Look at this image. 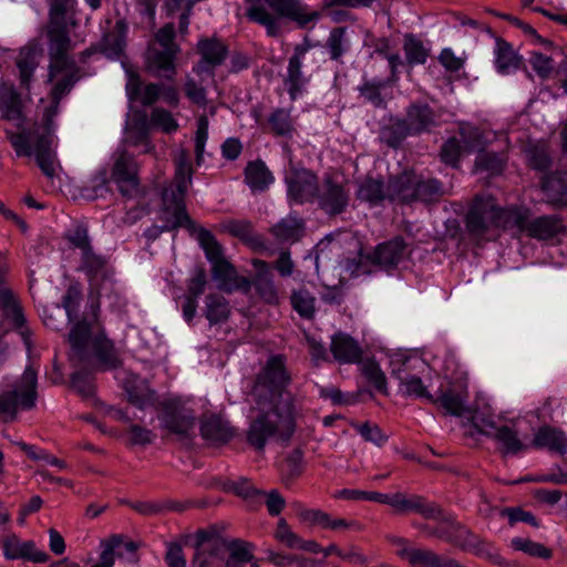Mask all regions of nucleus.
Listing matches in <instances>:
<instances>
[{"mask_svg": "<svg viewBox=\"0 0 567 567\" xmlns=\"http://www.w3.org/2000/svg\"><path fill=\"white\" fill-rule=\"evenodd\" d=\"M291 375L281 355L270 357L251 390L257 415L247 431V442L264 451L269 439L288 443L296 432V398L288 390Z\"/></svg>", "mask_w": 567, "mask_h": 567, "instance_id": "nucleus-1", "label": "nucleus"}, {"mask_svg": "<svg viewBox=\"0 0 567 567\" xmlns=\"http://www.w3.org/2000/svg\"><path fill=\"white\" fill-rule=\"evenodd\" d=\"M74 3L75 0H49V21L47 25L50 58L49 81L53 83L51 96L56 105L79 80V68L68 54L72 49V42L66 17Z\"/></svg>", "mask_w": 567, "mask_h": 567, "instance_id": "nucleus-2", "label": "nucleus"}, {"mask_svg": "<svg viewBox=\"0 0 567 567\" xmlns=\"http://www.w3.org/2000/svg\"><path fill=\"white\" fill-rule=\"evenodd\" d=\"M193 167L188 151H178L175 159L174 185L163 190V218L165 225L162 230H172L178 227L190 229L194 223L188 216L185 206V195L192 184Z\"/></svg>", "mask_w": 567, "mask_h": 567, "instance_id": "nucleus-3", "label": "nucleus"}, {"mask_svg": "<svg viewBox=\"0 0 567 567\" xmlns=\"http://www.w3.org/2000/svg\"><path fill=\"white\" fill-rule=\"evenodd\" d=\"M437 526L427 528L431 536L470 553L478 558H483L497 566H506L507 561L502 557L498 550L487 539L473 533L465 525L457 522L452 515H446L441 509V516L435 519Z\"/></svg>", "mask_w": 567, "mask_h": 567, "instance_id": "nucleus-4", "label": "nucleus"}, {"mask_svg": "<svg viewBox=\"0 0 567 567\" xmlns=\"http://www.w3.org/2000/svg\"><path fill=\"white\" fill-rule=\"evenodd\" d=\"M6 134L18 156H34L45 176L52 178L55 175V152L49 124L34 125L19 133L6 131Z\"/></svg>", "mask_w": 567, "mask_h": 567, "instance_id": "nucleus-5", "label": "nucleus"}, {"mask_svg": "<svg viewBox=\"0 0 567 567\" xmlns=\"http://www.w3.org/2000/svg\"><path fill=\"white\" fill-rule=\"evenodd\" d=\"M246 1L250 4L246 13L248 19L264 25L269 37H278L280 33L278 20L261 4L262 0ZM264 2L278 16L295 21L300 28H307L309 23H315L320 18L318 11H309L298 0H264Z\"/></svg>", "mask_w": 567, "mask_h": 567, "instance_id": "nucleus-6", "label": "nucleus"}, {"mask_svg": "<svg viewBox=\"0 0 567 567\" xmlns=\"http://www.w3.org/2000/svg\"><path fill=\"white\" fill-rule=\"evenodd\" d=\"M388 200L396 204L433 203L444 195L443 185L435 178H424L413 171L403 172L388 181Z\"/></svg>", "mask_w": 567, "mask_h": 567, "instance_id": "nucleus-7", "label": "nucleus"}, {"mask_svg": "<svg viewBox=\"0 0 567 567\" xmlns=\"http://www.w3.org/2000/svg\"><path fill=\"white\" fill-rule=\"evenodd\" d=\"M197 239L207 260L212 264V276L217 282V288L228 293L237 290L248 292L251 281L237 274L236 268L225 258L223 247L215 236L209 230L200 228Z\"/></svg>", "mask_w": 567, "mask_h": 567, "instance_id": "nucleus-8", "label": "nucleus"}, {"mask_svg": "<svg viewBox=\"0 0 567 567\" xmlns=\"http://www.w3.org/2000/svg\"><path fill=\"white\" fill-rule=\"evenodd\" d=\"M37 377V370L29 365L11 389L0 393V422H12L16 420L19 409L30 410L34 406Z\"/></svg>", "mask_w": 567, "mask_h": 567, "instance_id": "nucleus-9", "label": "nucleus"}, {"mask_svg": "<svg viewBox=\"0 0 567 567\" xmlns=\"http://www.w3.org/2000/svg\"><path fill=\"white\" fill-rule=\"evenodd\" d=\"M496 218V199L491 195H477L465 215L466 231L474 239L481 240L491 229L497 228Z\"/></svg>", "mask_w": 567, "mask_h": 567, "instance_id": "nucleus-10", "label": "nucleus"}, {"mask_svg": "<svg viewBox=\"0 0 567 567\" xmlns=\"http://www.w3.org/2000/svg\"><path fill=\"white\" fill-rule=\"evenodd\" d=\"M390 364L391 374L399 380L400 391L403 395L424 399L429 402L435 401V396L427 391L421 378L411 373L419 367H425L422 360L395 355L391 359Z\"/></svg>", "mask_w": 567, "mask_h": 567, "instance_id": "nucleus-11", "label": "nucleus"}, {"mask_svg": "<svg viewBox=\"0 0 567 567\" xmlns=\"http://www.w3.org/2000/svg\"><path fill=\"white\" fill-rule=\"evenodd\" d=\"M111 179L123 197L134 198L141 194L138 165L134 157L126 152H122L116 157Z\"/></svg>", "mask_w": 567, "mask_h": 567, "instance_id": "nucleus-12", "label": "nucleus"}, {"mask_svg": "<svg viewBox=\"0 0 567 567\" xmlns=\"http://www.w3.org/2000/svg\"><path fill=\"white\" fill-rule=\"evenodd\" d=\"M319 207L329 216L342 214L350 202V193L346 184L331 175H326L319 185L317 195Z\"/></svg>", "mask_w": 567, "mask_h": 567, "instance_id": "nucleus-13", "label": "nucleus"}, {"mask_svg": "<svg viewBox=\"0 0 567 567\" xmlns=\"http://www.w3.org/2000/svg\"><path fill=\"white\" fill-rule=\"evenodd\" d=\"M288 197L296 204L311 203L317 198L319 182L316 174L306 168H292L286 175Z\"/></svg>", "mask_w": 567, "mask_h": 567, "instance_id": "nucleus-14", "label": "nucleus"}, {"mask_svg": "<svg viewBox=\"0 0 567 567\" xmlns=\"http://www.w3.org/2000/svg\"><path fill=\"white\" fill-rule=\"evenodd\" d=\"M410 132L413 136L432 133L442 124V112L430 106L425 102H413L405 110V116Z\"/></svg>", "mask_w": 567, "mask_h": 567, "instance_id": "nucleus-15", "label": "nucleus"}, {"mask_svg": "<svg viewBox=\"0 0 567 567\" xmlns=\"http://www.w3.org/2000/svg\"><path fill=\"white\" fill-rule=\"evenodd\" d=\"M178 52L169 49H159L150 44L145 55V69L154 76L173 81L176 75L175 60Z\"/></svg>", "mask_w": 567, "mask_h": 567, "instance_id": "nucleus-16", "label": "nucleus"}, {"mask_svg": "<svg viewBox=\"0 0 567 567\" xmlns=\"http://www.w3.org/2000/svg\"><path fill=\"white\" fill-rule=\"evenodd\" d=\"M467 396V379L465 375H461L454 382H449L447 388L442 390L439 396H435L433 403L443 409L446 414L462 416Z\"/></svg>", "mask_w": 567, "mask_h": 567, "instance_id": "nucleus-17", "label": "nucleus"}, {"mask_svg": "<svg viewBox=\"0 0 567 567\" xmlns=\"http://www.w3.org/2000/svg\"><path fill=\"white\" fill-rule=\"evenodd\" d=\"M329 352L339 364H359L363 358L360 342L343 331H337L331 336Z\"/></svg>", "mask_w": 567, "mask_h": 567, "instance_id": "nucleus-18", "label": "nucleus"}, {"mask_svg": "<svg viewBox=\"0 0 567 567\" xmlns=\"http://www.w3.org/2000/svg\"><path fill=\"white\" fill-rule=\"evenodd\" d=\"M3 556L9 560L25 559L34 564H44L50 556L37 548L33 540H21L17 535L11 534L2 539Z\"/></svg>", "mask_w": 567, "mask_h": 567, "instance_id": "nucleus-19", "label": "nucleus"}, {"mask_svg": "<svg viewBox=\"0 0 567 567\" xmlns=\"http://www.w3.org/2000/svg\"><path fill=\"white\" fill-rule=\"evenodd\" d=\"M196 553L192 559V567H221L223 545L218 539L209 538L206 532H198Z\"/></svg>", "mask_w": 567, "mask_h": 567, "instance_id": "nucleus-20", "label": "nucleus"}, {"mask_svg": "<svg viewBox=\"0 0 567 567\" xmlns=\"http://www.w3.org/2000/svg\"><path fill=\"white\" fill-rule=\"evenodd\" d=\"M530 217L529 208L525 206L511 205L502 207L497 204V228L512 230L516 235L525 234L528 219Z\"/></svg>", "mask_w": 567, "mask_h": 567, "instance_id": "nucleus-21", "label": "nucleus"}, {"mask_svg": "<svg viewBox=\"0 0 567 567\" xmlns=\"http://www.w3.org/2000/svg\"><path fill=\"white\" fill-rule=\"evenodd\" d=\"M4 269L0 266V308H2L8 316H11L12 321L21 329L22 339L28 348H30V336L28 329L24 327V317L19 307L14 295L11 289L4 284Z\"/></svg>", "mask_w": 567, "mask_h": 567, "instance_id": "nucleus-22", "label": "nucleus"}, {"mask_svg": "<svg viewBox=\"0 0 567 567\" xmlns=\"http://www.w3.org/2000/svg\"><path fill=\"white\" fill-rule=\"evenodd\" d=\"M127 24L124 20L115 22L114 27L104 33L102 40L99 43V50L107 59L117 60L120 59L125 49L126 44Z\"/></svg>", "mask_w": 567, "mask_h": 567, "instance_id": "nucleus-23", "label": "nucleus"}, {"mask_svg": "<svg viewBox=\"0 0 567 567\" xmlns=\"http://www.w3.org/2000/svg\"><path fill=\"white\" fill-rule=\"evenodd\" d=\"M159 419L166 430L177 435H187L195 421L190 411L174 405H166Z\"/></svg>", "mask_w": 567, "mask_h": 567, "instance_id": "nucleus-24", "label": "nucleus"}, {"mask_svg": "<svg viewBox=\"0 0 567 567\" xmlns=\"http://www.w3.org/2000/svg\"><path fill=\"white\" fill-rule=\"evenodd\" d=\"M0 114L1 118L18 124L23 120L22 100L12 84L0 83Z\"/></svg>", "mask_w": 567, "mask_h": 567, "instance_id": "nucleus-25", "label": "nucleus"}, {"mask_svg": "<svg viewBox=\"0 0 567 567\" xmlns=\"http://www.w3.org/2000/svg\"><path fill=\"white\" fill-rule=\"evenodd\" d=\"M252 266L257 270V275L251 285H254L257 293L267 303H277L279 300L278 290L274 284L268 262L254 259Z\"/></svg>", "mask_w": 567, "mask_h": 567, "instance_id": "nucleus-26", "label": "nucleus"}, {"mask_svg": "<svg viewBox=\"0 0 567 567\" xmlns=\"http://www.w3.org/2000/svg\"><path fill=\"white\" fill-rule=\"evenodd\" d=\"M405 255V243L396 237L380 244L373 252V261L385 270L395 268Z\"/></svg>", "mask_w": 567, "mask_h": 567, "instance_id": "nucleus-27", "label": "nucleus"}, {"mask_svg": "<svg viewBox=\"0 0 567 567\" xmlns=\"http://www.w3.org/2000/svg\"><path fill=\"white\" fill-rule=\"evenodd\" d=\"M200 433L204 439L226 442L234 436V431L220 414L205 413L200 422Z\"/></svg>", "mask_w": 567, "mask_h": 567, "instance_id": "nucleus-28", "label": "nucleus"}, {"mask_svg": "<svg viewBox=\"0 0 567 567\" xmlns=\"http://www.w3.org/2000/svg\"><path fill=\"white\" fill-rule=\"evenodd\" d=\"M244 175L245 183L252 193L267 190L275 181L271 172L260 159L249 162L245 167Z\"/></svg>", "mask_w": 567, "mask_h": 567, "instance_id": "nucleus-29", "label": "nucleus"}, {"mask_svg": "<svg viewBox=\"0 0 567 567\" xmlns=\"http://www.w3.org/2000/svg\"><path fill=\"white\" fill-rule=\"evenodd\" d=\"M388 182L365 177L358 183L355 196L360 202L368 203L370 206H378L383 200H388Z\"/></svg>", "mask_w": 567, "mask_h": 567, "instance_id": "nucleus-30", "label": "nucleus"}, {"mask_svg": "<svg viewBox=\"0 0 567 567\" xmlns=\"http://www.w3.org/2000/svg\"><path fill=\"white\" fill-rule=\"evenodd\" d=\"M542 188L551 205H567V173L556 172L545 176Z\"/></svg>", "mask_w": 567, "mask_h": 567, "instance_id": "nucleus-31", "label": "nucleus"}, {"mask_svg": "<svg viewBox=\"0 0 567 567\" xmlns=\"http://www.w3.org/2000/svg\"><path fill=\"white\" fill-rule=\"evenodd\" d=\"M563 230L561 220L556 216H540L533 220L528 219L525 234L538 240H547L555 237Z\"/></svg>", "mask_w": 567, "mask_h": 567, "instance_id": "nucleus-32", "label": "nucleus"}, {"mask_svg": "<svg viewBox=\"0 0 567 567\" xmlns=\"http://www.w3.org/2000/svg\"><path fill=\"white\" fill-rule=\"evenodd\" d=\"M305 59L291 55L288 61L287 74L285 76V84L288 94L292 101L302 92L306 84L309 82V76L302 71Z\"/></svg>", "mask_w": 567, "mask_h": 567, "instance_id": "nucleus-33", "label": "nucleus"}, {"mask_svg": "<svg viewBox=\"0 0 567 567\" xmlns=\"http://www.w3.org/2000/svg\"><path fill=\"white\" fill-rule=\"evenodd\" d=\"M40 56L41 51L37 45H27L21 49L17 58V68L22 87L29 89L33 73L39 65Z\"/></svg>", "mask_w": 567, "mask_h": 567, "instance_id": "nucleus-34", "label": "nucleus"}, {"mask_svg": "<svg viewBox=\"0 0 567 567\" xmlns=\"http://www.w3.org/2000/svg\"><path fill=\"white\" fill-rule=\"evenodd\" d=\"M533 444L536 447H546L561 455L567 453V436L564 432L551 427H542L535 434Z\"/></svg>", "mask_w": 567, "mask_h": 567, "instance_id": "nucleus-35", "label": "nucleus"}, {"mask_svg": "<svg viewBox=\"0 0 567 567\" xmlns=\"http://www.w3.org/2000/svg\"><path fill=\"white\" fill-rule=\"evenodd\" d=\"M94 355L103 370L114 369L121 364V359L114 344L103 334L93 340Z\"/></svg>", "mask_w": 567, "mask_h": 567, "instance_id": "nucleus-36", "label": "nucleus"}, {"mask_svg": "<svg viewBox=\"0 0 567 567\" xmlns=\"http://www.w3.org/2000/svg\"><path fill=\"white\" fill-rule=\"evenodd\" d=\"M197 49L203 62L212 66L220 65L228 54L227 47L217 38L200 39Z\"/></svg>", "mask_w": 567, "mask_h": 567, "instance_id": "nucleus-37", "label": "nucleus"}, {"mask_svg": "<svg viewBox=\"0 0 567 567\" xmlns=\"http://www.w3.org/2000/svg\"><path fill=\"white\" fill-rule=\"evenodd\" d=\"M520 59L512 45L503 39L495 43V65L501 74H508L519 68Z\"/></svg>", "mask_w": 567, "mask_h": 567, "instance_id": "nucleus-38", "label": "nucleus"}, {"mask_svg": "<svg viewBox=\"0 0 567 567\" xmlns=\"http://www.w3.org/2000/svg\"><path fill=\"white\" fill-rule=\"evenodd\" d=\"M80 270L87 276L91 282L103 279L107 276V260L91 248L81 254Z\"/></svg>", "mask_w": 567, "mask_h": 567, "instance_id": "nucleus-39", "label": "nucleus"}, {"mask_svg": "<svg viewBox=\"0 0 567 567\" xmlns=\"http://www.w3.org/2000/svg\"><path fill=\"white\" fill-rule=\"evenodd\" d=\"M413 136L404 118H392L389 124L380 131V140L392 148L399 147L408 137Z\"/></svg>", "mask_w": 567, "mask_h": 567, "instance_id": "nucleus-40", "label": "nucleus"}, {"mask_svg": "<svg viewBox=\"0 0 567 567\" xmlns=\"http://www.w3.org/2000/svg\"><path fill=\"white\" fill-rule=\"evenodd\" d=\"M91 326L86 320L79 321L70 331L69 341L72 347L73 357L79 361L86 359V348L90 342Z\"/></svg>", "mask_w": 567, "mask_h": 567, "instance_id": "nucleus-41", "label": "nucleus"}, {"mask_svg": "<svg viewBox=\"0 0 567 567\" xmlns=\"http://www.w3.org/2000/svg\"><path fill=\"white\" fill-rule=\"evenodd\" d=\"M268 125L270 132L275 136L292 137L295 133V124L290 110L278 107L270 112L268 116Z\"/></svg>", "mask_w": 567, "mask_h": 567, "instance_id": "nucleus-42", "label": "nucleus"}, {"mask_svg": "<svg viewBox=\"0 0 567 567\" xmlns=\"http://www.w3.org/2000/svg\"><path fill=\"white\" fill-rule=\"evenodd\" d=\"M230 315V307L225 297L209 293L205 298V317L210 324L225 322Z\"/></svg>", "mask_w": 567, "mask_h": 567, "instance_id": "nucleus-43", "label": "nucleus"}, {"mask_svg": "<svg viewBox=\"0 0 567 567\" xmlns=\"http://www.w3.org/2000/svg\"><path fill=\"white\" fill-rule=\"evenodd\" d=\"M303 224L301 220L288 217L281 219L271 227V233L280 243H296L302 236Z\"/></svg>", "mask_w": 567, "mask_h": 567, "instance_id": "nucleus-44", "label": "nucleus"}, {"mask_svg": "<svg viewBox=\"0 0 567 567\" xmlns=\"http://www.w3.org/2000/svg\"><path fill=\"white\" fill-rule=\"evenodd\" d=\"M415 512L424 518L436 519L441 516V507L435 503L426 502L419 495H405L401 513Z\"/></svg>", "mask_w": 567, "mask_h": 567, "instance_id": "nucleus-45", "label": "nucleus"}, {"mask_svg": "<svg viewBox=\"0 0 567 567\" xmlns=\"http://www.w3.org/2000/svg\"><path fill=\"white\" fill-rule=\"evenodd\" d=\"M359 364L365 380L380 393L388 394L386 377L380 364L373 359L361 361Z\"/></svg>", "mask_w": 567, "mask_h": 567, "instance_id": "nucleus-46", "label": "nucleus"}, {"mask_svg": "<svg viewBox=\"0 0 567 567\" xmlns=\"http://www.w3.org/2000/svg\"><path fill=\"white\" fill-rule=\"evenodd\" d=\"M330 59L340 61L341 58L350 50V41L347 38V29L343 27L334 28L326 41Z\"/></svg>", "mask_w": 567, "mask_h": 567, "instance_id": "nucleus-47", "label": "nucleus"}, {"mask_svg": "<svg viewBox=\"0 0 567 567\" xmlns=\"http://www.w3.org/2000/svg\"><path fill=\"white\" fill-rule=\"evenodd\" d=\"M408 555L406 561L411 567H444L447 559L441 558L436 553L425 548H414L412 551H402Z\"/></svg>", "mask_w": 567, "mask_h": 567, "instance_id": "nucleus-48", "label": "nucleus"}, {"mask_svg": "<svg viewBox=\"0 0 567 567\" xmlns=\"http://www.w3.org/2000/svg\"><path fill=\"white\" fill-rule=\"evenodd\" d=\"M290 302L293 310L300 317L305 319L313 318L316 313V298L309 290L305 288L293 290L290 296Z\"/></svg>", "mask_w": 567, "mask_h": 567, "instance_id": "nucleus-49", "label": "nucleus"}, {"mask_svg": "<svg viewBox=\"0 0 567 567\" xmlns=\"http://www.w3.org/2000/svg\"><path fill=\"white\" fill-rule=\"evenodd\" d=\"M123 543V535L114 534L109 538L101 540V553L99 561L91 567H114L115 564V549Z\"/></svg>", "mask_w": 567, "mask_h": 567, "instance_id": "nucleus-50", "label": "nucleus"}, {"mask_svg": "<svg viewBox=\"0 0 567 567\" xmlns=\"http://www.w3.org/2000/svg\"><path fill=\"white\" fill-rule=\"evenodd\" d=\"M511 545L515 550L523 551L532 557L550 559L553 556L550 548L529 538L515 537L511 540Z\"/></svg>", "mask_w": 567, "mask_h": 567, "instance_id": "nucleus-51", "label": "nucleus"}, {"mask_svg": "<svg viewBox=\"0 0 567 567\" xmlns=\"http://www.w3.org/2000/svg\"><path fill=\"white\" fill-rule=\"evenodd\" d=\"M252 546L243 540H235L229 544V557L226 561V567H241L246 563L254 559L251 553Z\"/></svg>", "mask_w": 567, "mask_h": 567, "instance_id": "nucleus-52", "label": "nucleus"}, {"mask_svg": "<svg viewBox=\"0 0 567 567\" xmlns=\"http://www.w3.org/2000/svg\"><path fill=\"white\" fill-rule=\"evenodd\" d=\"M386 86V82L383 80H365L359 87L360 95L365 101L371 103L374 107H381L384 105V100L381 95L382 90Z\"/></svg>", "mask_w": 567, "mask_h": 567, "instance_id": "nucleus-53", "label": "nucleus"}, {"mask_svg": "<svg viewBox=\"0 0 567 567\" xmlns=\"http://www.w3.org/2000/svg\"><path fill=\"white\" fill-rule=\"evenodd\" d=\"M493 437L502 443L504 453L506 454H516L526 447L518 439L517 433L506 425L499 426Z\"/></svg>", "mask_w": 567, "mask_h": 567, "instance_id": "nucleus-54", "label": "nucleus"}, {"mask_svg": "<svg viewBox=\"0 0 567 567\" xmlns=\"http://www.w3.org/2000/svg\"><path fill=\"white\" fill-rule=\"evenodd\" d=\"M403 49L409 64H424L426 62L427 50L414 35L408 34L405 37Z\"/></svg>", "mask_w": 567, "mask_h": 567, "instance_id": "nucleus-55", "label": "nucleus"}, {"mask_svg": "<svg viewBox=\"0 0 567 567\" xmlns=\"http://www.w3.org/2000/svg\"><path fill=\"white\" fill-rule=\"evenodd\" d=\"M280 471L285 480H293L303 471V453L300 449H295L280 465Z\"/></svg>", "mask_w": 567, "mask_h": 567, "instance_id": "nucleus-56", "label": "nucleus"}, {"mask_svg": "<svg viewBox=\"0 0 567 567\" xmlns=\"http://www.w3.org/2000/svg\"><path fill=\"white\" fill-rule=\"evenodd\" d=\"M475 165L480 171H485L492 175H497L503 172L505 161L501 155L496 153L483 152L477 155Z\"/></svg>", "mask_w": 567, "mask_h": 567, "instance_id": "nucleus-57", "label": "nucleus"}, {"mask_svg": "<svg viewBox=\"0 0 567 567\" xmlns=\"http://www.w3.org/2000/svg\"><path fill=\"white\" fill-rule=\"evenodd\" d=\"M352 427L367 442H371L377 446H382L388 442V435L383 433L377 424L365 423H353Z\"/></svg>", "mask_w": 567, "mask_h": 567, "instance_id": "nucleus-58", "label": "nucleus"}, {"mask_svg": "<svg viewBox=\"0 0 567 567\" xmlns=\"http://www.w3.org/2000/svg\"><path fill=\"white\" fill-rule=\"evenodd\" d=\"M151 123L168 134L178 130V123L172 113L162 107H156L152 111Z\"/></svg>", "mask_w": 567, "mask_h": 567, "instance_id": "nucleus-59", "label": "nucleus"}, {"mask_svg": "<svg viewBox=\"0 0 567 567\" xmlns=\"http://www.w3.org/2000/svg\"><path fill=\"white\" fill-rule=\"evenodd\" d=\"M208 125L207 116L200 115L197 120V130L195 133V155L197 165H200L204 158L205 145L208 138Z\"/></svg>", "mask_w": 567, "mask_h": 567, "instance_id": "nucleus-60", "label": "nucleus"}, {"mask_svg": "<svg viewBox=\"0 0 567 567\" xmlns=\"http://www.w3.org/2000/svg\"><path fill=\"white\" fill-rule=\"evenodd\" d=\"M22 451L25 452V454L34 460V461H43L52 466H56L61 470L66 467V464L64 461L51 455L45 450L38 449L34 445H29L27 443H19Z\"/></svg>", "mask_w": 567, "mask_h": 567, "instance_id": "nucleus-61", "label": "nucleus"}, {"mask_svg": "<svg viewBox=\"0 0 567 567\" xmlns=\"http://www.w3.org/2000/svg\"><path fill=\"white\" fill-rule=\"evenodd\" d=\"M275 538L287 547L297 549L301 537L290 528L285 518H280L275 530Z\"/></svg>", "mask_w": 567, "mask_h": 567, "instance_id": "nucleus-62", "label": "nucleus"}, {"mask_svg": "<svg viewBox=\"0 0 567 567\" xmlns=\"http://www.w3.org/2000/svg\"><path fill=\"white\" fill-rule=\"evenodd\" d=\"M298 517L302 523L311 526H319L323 529L328 528L330 515L321 509L302 508L298 512Z\"/></svg>", "mask_w": 567, "mask_h": 567, "instance_id": "nucleus-63", "label": "nucleus"}, {"mask_svg": "<svg viewBox=\"0 0 567 567\" xmlns=\"http://www.w3.org/2000/svg\"><path fill=\"white\" fill-rule=\"evenodd\" d=\"M184 92L192 103L197 104L199 106L206 105V90L203 85L198 84L193 78H186L184 83Z\"/></svg>", "mask_w": 567, "mask_h": 567, "instance_id": "nucleus-64", "label": "nucleus"}]
</instances>
